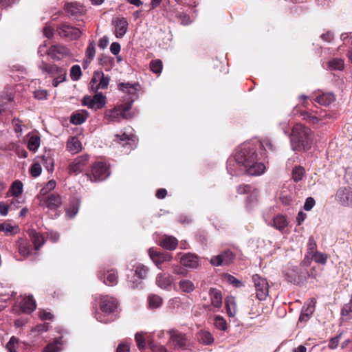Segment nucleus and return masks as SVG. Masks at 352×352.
Masks as SVG:
<instances>
[{"mask_svg": "<svg viewBox=\"0 0 352 352\" xmlns=\"http://www.w3.org/2000/svg\"><path fill=\"white\" fill-rule=\"evenodd\" d=\"M239 164V173L246 172V174L257 176L265 172L264 164L258 162V154L255 147L250 143L242 144L236 151L234 157L227 161V170L232 171L233 166Z\"/></svg>", "mask_w": 352, "mask_h": 352, "instance_id": "1", "label": "nucleus"}, {"mask_svg": "<svg viewBox=\"0 0 352 352\" xmlns=\"http://www.w3.org/2000/svg\"><path fill=\"white\" fill-rule=\"evenodd\" d=\"M289 140L293 151H307L311 148L314 135L309 127L301 124H296L292 129Z\"/></svg>", "mask_w": 352, "mask_h": 352, "instance_id": "2", "label": "nucleus"}, {"mask_svg": "<svg viewBox=\"0 0 352 352\" xmlns=\"http://www.w3.org/2000/svg\"><path fill=\"white\" fill-rule=\"evenodd\" d=\"M100 311L95 312L96 319L102 323H109L116 319L115 312L118 306L116 298L109 296H102L99 302Z\"/></svg>", "mask_w": 352, "mask_h": 352, "instance_id": "3", "label": "nucleus"}, {"mask_svg": "<svg viewBox=\"0 0 352 352\" xmlns=\"http://www.w3.org/2000/svg\"><path fill=\"white\" fill-rule=\"evenodd\" d=\"M134 98L131 97L129 101L124 104H120L114 107L111 109H107L104 113V120L107 123L119 122L121 118L129 119L132 118L129 110L131 109Z\"/></svg>", "mask_w": 352, "mask_h": 352, "instance_id": "4", "label": "nucleus"}, {"mask_svg": "<svg viewBox=\"0 0 352 352\" xmlns=\"http://www.w3.org/2000/svg\"><path fill=\"white\" fill-rule=\"evenodd\" d=\"M113 142L120 148V152L128 154L136 146L135 137L132 134H117L115 135Z\"/></svg>", "mask_w": 352, "mask_h": 352, "instance_id": "5", "label": "nucleus"}, {"mask_svg": "<svg viewBox=\"0 0 352 352\" xmlns=\"http://www.w3.org/2000/svg\"><path fill=\"white\" fill-rule=\"evenodd\" d=\"M107 166L103 162H96L91 167V173H87L86 177L91 182H100L107 179L109 175Z\"/></svg>", "mask_w": 352, "mask_h": 352, "instance_id": "6", "label": "nucleus"}, {"mask_svg": "<svg viewBox=\"0 0 352 352\" xmlns=\"http://www.w3.org/2000/svg\"><path fill=\"white\" fill-rule=\"evenodd\" d=\"M252 280L256 289V296L259 300H263L268 296L269 285L266 278L261 277L258 274H254L252 276Z\"/></svg>", "mask_w": 352, "mask_h": 352, "instance_id": "7", "label": "nucleus"}, {"mask_svg": "<svg viewBox=\"0 0 352 352\" xmlns=\"http://www.w3.org/2000/svg\"><path fill=\"white\" fill-rule=\"evenodd\" d=\"M40 69L47 74L54 75L59 74V76L56 77L52 82L54 87H57L60 82L65 81L66 72L65 70L60 69L55 65H49L44 62L40 65Z\"/></svg>", "mask_w": 352, "mask_h": 352, "instance_id": "8", "label": "nucleus"}, {"mask_svg": "<svg viewBox=\"0 0 352 352\" xmlns=\"http://www.w3.org/2000/svg\"><path fill=\"white\" fill-rule=\"evenodd\" d=\"M335 198L340 205L352 208V187H340L338 189Z\"/></svg>", "mask_w": 352, "mask_h": 352, "instance_id": "9", "label": "nucleus"}, {"mask_svg": "<svg viewBox=\"0 0 352 352\" xmlns=\"http://www.w3.org/2000/svg\"><path fill=\"white\" fill-rule=\"evenodd\" d=\"M105 104V97L102 94H97L94 97L86 96L82 99V104L94 110L102 109Z\"/></svg>", "mask_w": 352, "mask_h": 352, "instance_id": "10", "label": "nucleus"}, {"mask_svg": "<svg viewBox=\"0 0 352 352\" xmlns=\"http://www.w3.org/2000/svg\"><path fill=\"white\" fill-rule=\"evenodd\" d=\"M89 160L88 155H82L76 157L68 166L69 174L78 175L82 172Z\"/></svg>", "mask_w": 352, "mask_h": 352, "instance_id": "11", "label": "nucleus"}, {"mask_svg": "<svg viewBox=\"0 0 352 352\" xmlns=\"http://www.w3.org/2000/svg\"><path fill=\"white\" fill-rule=\"evenodd\" d=\"M147 272L148 268L146 266L142 264L137 265L133 276L129 280L130 287L138 288L141 284V280L146 277Z\"/></svg>", "mask_w": 352, "mask_h": 352, "instance_id": "12", "label": "nucleus"}, {"mask_svg": "<svg viewBox=\"0 0 352 352\" xmlns=\"http://www.w3.org/2000/svg\"><path fill=\"white\" fill-rule=\"evenodd\" d=\"M306 274L298 267H293L286 270L285 276L290 283L299 285L306 278Z\"/></svg>", "mask_w": 352, "mask_h": 352, "instance_id": "13", "label": "nucleus"}, {"mask_svg": "<svg viewBox=\"0 0 352 352\" xmlns=\"http://www.w3.org/2000/svg\"><path fill=\"white\" fill-rule=\"evenodd\" d=\"M58 32L61 37H65L69 40H74L78 38L81 32L77 28L71 26L67 24H63L58 28Z\"/></svg>", "mask_w": 352, "mask_h": 352, "instance_id": "14", "label": "nucleus"}, {"mask_svg": "<svg viewBox=\"0 0 352 352\" xmlns=\"http://www.w3.org/2000/svg\"><path fill=\"white\" fill-rule=\"evenodd\" d=\"M234 258V254L230 250H226L221 254L213 256L210 259V263L214 266L228 265Z\"/></svg>", "mask_w": 352, "mask_h": 352, "instance_id": "15", "label": "nucleus"}, {"mask_svg": "<svg viewBox=\"0 0 352 352\" xmlns=\"http://www.w3.org/2000/svg\"><path fill=\"white\" fill-rule=\"evenodd\" d=\"M115 28L114 34L116 38H122L128 30V21L126 18L118 17L113 19L111 22Z\"/></svg>", "mask_w": 352, "mask_h": 352, "instance_id": "16", "label": "nucleus"}, {"mask_svg": "<svg viewBox=\"0 0 352 352\" xmlns=\"http://www.w3.org/2000/svg\"><path fill=\"white\" fill-rule=\"evenodd\" d=\"M43 204L50 210L59 208L62 204L61 197L58 194H50L47 197L39 198Z\"/></svg>", "mask_w": 352, "mask_h": 352, "instance_id": "17", "label": "nucleus"}, {"mask_svg": "<svg viewBox=\"0 0 352 352\" xmlns=\"http://www.w3.org/2000/svg\"><path fill=\"white\" fill-rule=\"evenodd\" d=\"M148 255L153 263H155V265L158 267V268H160V265L164 262L170 261L172 259V256L170 254L159 252L155 251L152 248L148 250Z\"/></svg>", "mask_w": 352, "mask_h": 352, "instance_id": "18", "label": "nucleus"}, {"mask_svg": "<svg viewBox=\"0 0 352 352\" xmlns=\"http://www.w3.org/2000/svg\"><path fill=\"white\" fill-rule=\"evenodd\" d=\"M316 299L311 298L309 301L304 305L299 320L300 321H307L315 309Z\"/></svg>", "mask_w": 352, "mask_h": 352, "instance_id": "19", "label": "nucleus"}, {"mask_svg": "<svg viewBox=\"0 0 352 352\" xmlns=\"http://www.w3.org/2000/svg\"><path fill=\"white\" fill-rule=\"evenodd\" d=\"M180 263L184 266L190 268H197L199 265L197 256L190 253L184 254L180 258Z\"/></svg>", "mask_w": 352, "mask_h": 352, "instance_id": "20", "label": "nucleus"}, {"mask_svg": "<svg viewBox=\"0 0 352 352\" xmlns=\"http://www.w3.org/2000/svg\"><path fill=\"white\" fill-rule=\"evenodd\" d=\"M47 54L53 59H60L63 56L69 54V50L62 45H53L48 50Z\"/></svg>", "mask_w": 352, "mask_h": 352, "instance_id": "21", "label": "nucleus"}, {"mask_svg": "<svg viewBox=\"0 0 352 352\" xmlns=\"http://www.w3.org/2000/svg\"><path fill=\"white\" fill-rule=\"evenodd\" d=\"M172 282L173 278L170 275L160 273L156 277L157 286L163 289H170Z\"/></svg>", "mask_w": 352, "mask_h": 352, "instance_id": "22", "label": "nucleus"}, {"mask_svg": "<svg viewBox=\"0 0 352 352\" xmlns=\"http://www.w3.org/2000/svg\"><path fill=\"white\" fill-rule=\"evenodd\" d=\"M170 341L173 342L175 347H183L186 344V338L185 336L177 331H171L170 332Z\"/></svg>", "mask_w": 352, "mask_h": 352, "instance_id": "23", "label": "nucleus"}, {"mask_svg": "<svg viewBox=\"0 0 352 352\" xmlns=\"http://www.w3.org/2000/svg\"><path fill=\"white\" fill-rule=\"evenodd\" d=\"M237 192L239 194H245V193H251V195L248 197V204L251 202H254L257 196V192L253 188L252 186L248 184H243L239 186L237 188Z\"/></svg>", "mask_w": 352, "mask_h": 352, "instance_id": "24", "label": "nucleus"}, {"mask_svg": "<svg viewBox=\"0 0 352 352\" xmlns=\"http://www.w3.org/2000/svg\"><path fill=\"white\" fill-rule=\"evenodd\" d=\"M98 278L100 280H102L107 285H113L118 283V274L114 270L108 271L107 276L99 273Z\"/></svg>", "mask_w": 352, "mask_h": 352, "instance_id": "25", "label": "nucleus"}, {"mask_svg": "<svg viewBox=\"0 0 352 352\" xmlns=\"http://www.w3.org/2000/svg\"><path fill=\"white\" fill-rule=\"evenodd\" d=\"M335 100V95L332 92L322 93L315 98L316 102L323 106H329Z\"/></svg>", "mask_w": 352, "mask_h": 352, "instance_id": "26", "label": "nucleus"}, {"mask_svg": "<svg viewBox=\"0 0 352 352\" xmlns=\"http://www.w3.org/2000/svg\"><path fill=\"white\" fill-rule=\"evenodd\" d=\"M155 335H148V344L153 352H168L167 349L161 344L158 343L155 340Z\"/></svg>", "mask_w": 352, "mask_h": 352, "instance_id": "27", "label": "nucleus"}, {"mask_svg": "<svg viewBox=\"0 0 352 352\" xmlns=\"http://www.w3.org/2000/svg\"><path fill=\"white\" fill-rule=\"evenodd\" d=\"M67 149L73 154L78 153L82 150L81 142L76 137H71L67 142Z\"/></svg>", "mask_w": 352, "mask_h": 352, "instance_id": "28", "label": "nucleus"}, {"mask_svg": "<svg viewBox=\"0 0 352 352\" xmlns=\"http://www.w3.org/2000/svg\"><path fill=\"white\" fill-rule=\"evenodd\" d=\"M36 301L32 296L23 298L21 303L22 311L27 314H30L36 309Z\"/></svg>", "mask_w": 352, "mask_h": 352, "instance_id": "29", "label": "nucleus"}, {"mask_svg": "<svg viewBox=\"0 0 352 352\" xmlns=\"http://www.w3.org/2000/svg\"><path fill=\"white\" fill-rule=\"evenodd\" d=\"M119 89L124 93H127L133 97L136 94L140 87L138 83L122 82L118 85Z\"/></svg>", "mask_w": 352, "mask_h": 352, "instance_id": "30", "label": "nucleus"}, {"mask_svg": "<svg viewBox=\"0 0 352 352\" xmlns=\"http://www.w3.org/2000/svg\"><path fill=\"white\" fill-rule=\"evenodd\" d=\"M29 236L34 245L35 250H38L45 243L44 236L34 230L29 232Z\"/></svg>", "mask_w": 352, "mask_h": 352, "instance_id": "31", "label": "nucleus"}, {"mask_svg": "<svg viewBox=\"0 0 352 352\" xmlns=\"http://www.w3.org/2000/svg\"><path fill=\"white\" fill-rule=\"evenodd\" d=\"M177 243L176 238L172 236H164L160 245L166 250H173L176 248Z\"/></svg>", "mask_w": 352, "mask_h": 352, "instance_id": "32", "label": "nucleus"}, {"mask_svg": "<svg viewBox=\"0 0 352 352\" xmlns=\"http://www.w3.org/2000/svg\"><path fill=\"white\" fill-rule=\"evenodd\" d=\"M211 303L217 308H219L222 305V296L221 293L217 289L212 288L209 292Z\"/></svg>", "mask_w": 352, "mask_h": 352, "instance_id": "33", "label": "nucleus"}, {"mask_svg": "<svg viewBox=\"0 0 352 352\" xmlns=\"http://www.w3.org/2000/svg\"><path fill=\"white\" fill-rule=\"evenodd\" d=\"M63 343L62 338H58L52 343L47 344L42 351V352H58L62 350Z\"/></svg>", "mask_w": 352, "mask_h": 352, "instance_id": "34", "label": "nucleus"}, {"mask_svg": "<svg viewBox=\"0 0 352 352\" xmlns=\"http://www.w3.org/2000/svg\"><path fill=\"white\" fill-rule=\"evenodd\" d=\"M16 245L19 254L26 258L30 253V245L29 243L24 239H20L16 241Z\"/></svg>", "mask_w": 352, "mask_h": 352, "instance_id": "35", "label": "nucleus"}, {"mask_svg": "<svg viewBox=\"0 0 352 352\" xmlns=\"http://www.w3.org/2000/svg\"><path fill=\"white\" fill-rule=\"evenodd\" d=\"M273 226L279 231H283L287 226V221L282 214H278L273 219Z\"/></svg>", "mask_w": 352, "mask_h": 352, "instance_id": "36", "label": "nucleus"}, {"mask_svg": "<svg viewBox=\"0 0 352 352\" xmlns=\"http://www.w3.org/2000/svg\"><path fill=\"white\" fill-rule=\"evenodd\" d=\"M179 289L184 293H190L195 289L192 281L188 279H182L178 283Z\"/></svg>", "mask_w": 352, "mask_h": 352, "instance_id": "37", "label": "nucleus"}, {"mask_svg": "<svg viewBox=\"0 0 352 352\" xmlns=\"http://www.w3.org/2000/svg\"><path fill=\"white\" fill-rule=\"evenodd\" d=\"M38 162L41 166H43L49 173H51L54 170V160L50 155H43L38 157Z\"/></svg>", "mask_w": 352, "mask_h": 352, "instance_id": "38", "label": "nucleus"}, {"mask_svg": "<svg viewBox=\"0 0 352 352\" xmlns=\"http://www.w3.org/2000/svg\"><path fill=\"white\" fill-rule=\"evenodd\" d=\"M197 339L199 342L205 345L211 344L214 342L212 334L207 331H200L197 334Z\"/></svg>", "mask_w": 352, "mask_h": 352, "instance_id": "39", "label": "nucleus"}, {"mask_svg": "<svg viewBox=\"0 0 352 352\" xmlns=\"http://www.w3.org/2000/svg\"><path fill=\"white\" fill-rule=\"evenodd\" d=\"M96 54V43L94 41H90L86 50V60L85 64H89L94 58Z\"/></svg>", "mask_w": 352, "mask_h": 352, "instance_id": "40", "label": "nucleus"}, {"mask_svg": "<svg viewBox=\"0 0 352 352\" xmlns=\"http://www.w3.org/2000/svg\"><path fill=\"white\" fill-rule=\"evenodd\" d=\"M226 307L228 316L234 317L236 313V305L234 298L230 297L226 300Z\"/></svg>", "mask_w": 352, "mask_h": 352, "instance_id": "41", "label": "nucleus"}, {"mask_svg": "<svg viewBox=\"0 0 352 352\" xmlns=\"http://www.w3.org/2000/svg\"><path fill=\"white\" fill-rule=\"evenodd\" d=\"M65 10L67 15L69 16H74L77 13L81 12V6L74 3H67L65 6Z\"/></svg>", "mask_w": 352, "mask_h": 352, "instance_id": "42", "label": "nucleus"}, {"mask_svg": "<svg viewBox=\"0 0 352 352\" xmlns=\"http://www.w3.org/2000/svg\"><path fill=\"white\" fill-rule=\"evenodd\" d=\"M344 60L340 58H335L329 61L328 65L331 70L341 71L344 68Z\"/></svg>", "mask_w": 352, "mask_h": 352, "instance_id": "43", "label": "nucleus"}, {"mask_svg": "<svg viewBox=\"0 0 352 352\" xmlns=\"http://www.w3.org/2000/svg\"><path fill=\"white\" fill-rule=\"evenodd\" d=\"M100 74L98 76V88L104 89L107 88L110 77L109 76H105L103 72H99Z\"/></svg>", "mask_w": 352, "mask_h": 352, "instance_id": "44", "label": "nucleus"}, {"mask_svg": "<svg viewBox=\"0 0 352 352\" xmlns=\"http://www.w3.org/2000/svg\"><path fill=\"white\" fill-rule=\"evenodd\" d=\"M56 183L54 179L50 180L45 186L41 190L40 195H38V198L45 197L51 190H54L56 187Z\"/></svg>", "mask_w": 352, "mask_h": 352, "instance_id": "45", "label": "nucleus"}, {"mask_svg": "<svg viewBox=\"0 0 352 352\" xmlns=\"http://www.w3.org/2000/svg\"><path fill=\"white\" fill-rule=\"evenodd\" d=\"M162 299L157 295H150L148 296L149 307L153 309L159 308L162 305Z\"/></svg>", "mask_w": 352, "mask_h": 352, "instance_id": "46", "label": "nucleus"}, {"mask_svg": "<svg viewBox=\"0 0 352 352\" xmlns=\"http://www.w3.org/2000/svg\"><path fill=\"white\" fill-rule=\"evenodd\" d=\"M40 138L38 135H32L28 142L29 150L36 151L40 146Z\"/></svg>", "mask_w": 352, "mask_h": 352, "instance_id": "47", "label": "nucleus"}, {"mask_svg": "<svg viewBox=\"0 0 352 352\" xmlns=\"http://www.w3.org/2000/svg\"><path fill=\"white\" fill-rule=\"evenodd\" d=\"M79 202L78 201L72 203L69 208L66 209V214L69 218H74L79 210Z\"/></svg>", "mask_w": 352, "mask_h": 352, "instance_id": "48", "label": "nucleus"}, {"mask_svg": "<svg viewBox=\"0 0 352 352\" xmlns=\"http://www.w3.org/2000/svg\"><path fill=\"white\" fill-rule=\"evenodd\" d=\"M11 193L14 197H18L23 192V184L21 182L16 180L14 182L10 188Z\"/></svg>", "mask_w": 352, "mask_h": 352, "instance_id": "49", "label": "nucleus"}, {"mask_svg": "<svg viewBox=\"0 0 352 352\" xmlns=\"http://www.w3.org/2000/svg\"><path fill=\"white\" fill-rule=\"evenodd\" d=\"M305 173V168L300 166L295 167L292 170V178L295 182L302 180Z\"/></svg>", "mask_w": 352, "mask_h": 352, "instance_id": "50", "label": "nucleus"}, {"mask_svg": "<svg viewBox=\"0 0 352 352\" xmlns=\"http://www.w3.org/2000/svg\"><path fill=\"white\" fill-rule=\"evenodd\" d=\"M135 339L140 349H144L148 344L147 336L145 338L142 333H137Z\"/></svg>", "mask_w": 352, "mask_h": 352, "instance_id": "51", "label": "nucleus"}, {"mask_svg": "<svg viewBox=\"0 0 352 352\" xmlns=\"http://www.w3.org/2000/svg\"><path fill=\"white\" fill-rule=\"evenodd\" d=\"M151 71L157 74H160L162 69V62L160 59L153 60L150 63Z\"/></svg>", "mask_w": 352, "mask_h": 352, "instance_id": "52", "label": "nucleus"}, {"mask_svg": "<svg viewBox=\"0 0 352 352\" xmlns=\"http://www.w3.org/2000/svg\"><path fill=\"white\" fill-rule=\"evenodd\" d=\"M214 324L217 329L221 331H225L227 329L226 321L221 316H217L214 318Z\"/></svg>", "mask_w": 352, "mask_h": 352, "instance_id": "53", "label": "nucleus"}, {"mask_svg": "<svg viewBox=\"0 0 352 352\" xmlns=\"http://www.w3.org/2000/svg\"><path fill=\"white\" fill-rule=\"evenodd\" d=\"M81 75L82 72L79 65H75L72 67L70 70V77L72 80L76 81L79 80Z\"/></svg>", "mask_w": 352, "mask_h": 352, "instance_id": "54", "label": "nucleus"}, {"mask_svg": "<svg viewBox=\"0 0 352 352\" xmlns=\"http://www.w3.org/2000/svg\"><path fill=\"white\" fill-rule=\"evenodd\" d=\"M312 257L314 259L316 263H320L324 265L327 263V254L315 251L312 254Z\"/></svg>", "mask_w": 352, "mask_h": 352, "instance_id": "55", "label": "nucleus"}, {"mask_svg": "<svg viewBox=\"0 0 352 352\" xmlns=\"http://www.w3.org/2000/svg\"><path fill=\"white\" fill-rule=\"evenodd\" d=\"M87 118V116H84L83 114L76 113L71 116L70 121L74 124H81L86 120Z\"/></svg>", "mask_w": 352, "mask_h": 352, "instance_id": "56", "label": "nucleus"}, {"mask_svg": "<svg viewBox=\"0 0 352 352\" xmlns=\"http://www.w3.org/2000/svg\"><path fill=\"white\" fill-rule=\"evenodd\" d=\"M19 340L12 336L6 344V349L9 352H16V346L18 345Z\"/></svg>", "mask_w": 352, "mask_h": 352, "instance_id": "57", "label": "nucleus"}, {"mask_svg": "<svg viewBox=\"0 0 352 352\" xmlns=\"http://www.w3.org/2000/svg\"><path fill=\"white\" fill-rule=\"evenodd\" d=\"M342 314L349 319L352 318V296L349 302L344 306L342 310Z\"/></svg>", "mask_w": 352, "mask_h": 352, "instance_id": "58", "label": "nucleus"}, {"mask_svg": "<svg viewBox=\"0 0 352 352\" xmlns=\"http://www.w3.org/2000/svg\"><path fill=\"white\" fill-rule=\"evenodd\" d=\"M259 146L262 147L265 151H274V146L272 141L268 138H264L258 143Z\"/></svg>", "mask_w": 352, "mask_h": 352, "instance_id": "59", "label": "nucleus"}, {"mask_svg": "<svg viewBox=\"0 0 352 352\" xmlns=\"http://www.w3.org/2000/svg\"><path fill=\"white\" fill-rule=\"evenodd\" d=\"M225 279L226 280V281H228L230 284H232L235 287H241L243 286V283L238 280L234 276H233L232 275L226 274L225 276Z\"/></svg>", "mask_w": 352, "mask_h": 352, "instance_id": "60", "label": "nucleus"}, {"mask_svg": "<svg viewBox=\"0 0 352 352\" xmlns=\"http://www.w3.org/2000/svg\"><path fill=\"white\" fill-rule=\"evenodd\" d=\"M41 171L42 167L38 162L34 163L30 168V173L32 176L34 177L39 176L41 173Z\"/></svg>", "mask_w": 352, "mask_h": 352, "instance_id": "61", "label": "nucleus"}, {"mask_svg": "<svg viewBox=\"0 0 352 352\" xmlns=\"http://www.w3.org/2000/svg\"><path fill=\"white\" fill-rule=\"evenodd\" d=\"M99 74V72H95L89 83L90 89L94 92H96L99 89V88H98V76Z\"/></svg>", "mask_w": 352, "mask_h": 352, "instance_id": "62", "label": "nucleus"}, {"mask_svg": "<svg viewBox=\"0 0 352 352\" xmlns=\"http://www.w3.org/2000/svg\"><path fill=\"white\" fill-rule=\"evenodd\" d=\"M34 95L35 98L38 100H43L47 99V92L45 89H38L34 91Z\"/></svg>", "mask_w": 352, "mask_h": 352, "instance_id": "63", "label": "nucleus"}, {"mask_svg": "<svg viewBox=\"0 0 352 352\" xmlns=\"http://www.w3.org/2000/svg\"><path fill=\"white\" fill-rule=\"evenodd\" d=\"M177 17L182 25H188L191 23V20L188 15L184 13H179Z\"/></svg>", "mask_w": 352, "mask_h": 352, "instance_id": "64", "label": "nucleus"}]
</instances>
